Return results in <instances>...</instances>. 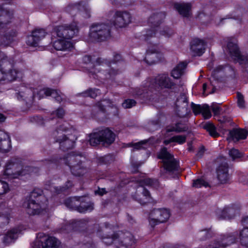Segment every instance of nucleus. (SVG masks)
I'll return each mask as SVG.
<instances>
[{
    "label": "nucleus",
    "mask_w": 248,
    "mask_h": 248,
    "mask_svg": "<svg viewBox=\"0 0 248 248\" xmlns=\"http://www.w3.org/2000/svg\"><path fill=\"white\" fill-rule=\"evenodd\" d=\"M186 63L182 62L179 63L171 72V76L175 78H179L184 73V70L186 68Z\"/></svg>",
    "instance_id": "23"
},
{
    "label": "nucleus",
    "mask_w": 248,
    "mask_h": 248,
    "mask_svg": "<svg viewBox=\"0 0 248 248\" xmlns=\"http://www.w3.org/2000/svg\"><path fill=\"white\" fill-rule=\"evenodd\" d=\"M173 141H170V139L169 140H164V142L165 144H168L169 143H170V142H172Z\"/></svg>",
    "instance_id": "52"
},
{
    "label": "nucleus",
    "mask_w": 248,
    "mask_h": 248,
    "mask_svg": "<svg viewBox=\"0 0 248 248\" xmlns=\"http://www.w3.org/2000/svg\"><path fill=\"white\" fill-rule=\"evenodd\" d=\"M87 58H88V59H90V57L89 56H88L86 57Z\"/></svg>",
    "instance_id": "61"
},
{
    "label": "nucleus",
    "mask_w": 248,
    "mask_h": 248,
    "mask_svg": "<svg viewBox=\"0 0 248 248\" xmlns=\"http://www.w3.org/2000/svg\"><path fill=\"white\" fill-rule=\"evenodd\" d=\"M9 190L8 184L4 180H0V195L4 194Z\"/></svg>",
    "instance_id": "34"
},
{
    "label": "nucleus",
    "mask_w": 248,
    "mask_h": 248,
    "mask_svg": "<svg viewBox=\"0 0 248 248\" xmlns=\"http://www.w3.org/2000/svg\"><path fill=\"white\" fill-rule=\"evenodd\" d=\"M211 136L214 138H216L219 136V134L216 131L215 125L210 123H206L203 126Z\"/></svg>",
    "instance_id": "27"
},
{
    "label": "nucleus",
    "mask_w": 248,
    "mask_h": 248,
    "mask_svg": "<svg viewBox=\"0 0 248 248\" xmlns=\"http://www.w3.org/2000/svg\"><path fill=\"white\" fill-rule=\"evenodd\" d=\"M73 202V201H72L71 199H68V200H67V201L66 202V203H66V204L68 206H69V207H70V205L68 204V202Z\"/></svg>",
    "instance_id": "53"
},
{
    "label": "nucleus",
    "mask_w": 248,
    "mask_h": 248,
    "mask_svg": "<svg viewBox=\"0 0 248 248\" xmlns=\"http://www.w3.org/2000/svg\"><path fill=\"white\" fill-rule=\"evenodd\" d=\"M202 116L205 119H208L211 117V112L209 106L207 104L202 105Z\"/></svg>",
    "instance_id": "32"
},
{
    "label": "nucleus",
    "mask_w": 248,
    "mask_h": 248,
    "mask_svg": "<svg viewBox=\"0 0 248 248\" xmlns=\"http://www.w3.org/2000/svg\"><path fill=\"white\" fill-rule=\"evenodd\" d=\"M121 58V56L120 55H117L115 56V58L117 59L118 60H119Z\"/></svg>",
    "instance_id": "55"
},
{
    "label": "nucleus",
    "mask_w": 248,
    "mask_h": 248,
    "mask_svg": "<svg viewBox=\"0 0 248 248\" xmlns=\"http://www.w3.org/2000/svg\"><path fill=\"white\" fill-rule=\"evenodd\" d=\"M78 31V28L74 22L68 26H60L54 29V33L59 37L53 43L54 48L58 51H71L74 45L70 40Z\"/></svg>",
    "instance_id": "1"
},
{
    "label": "nucleus",
    "mask_w": 248,
    "mask_h": 248,
    "mask_svg": "<svg viewBox=\"0 0 248 248\" xmlns=\"http://www.w3.org/2000/svg\"><path fill=\"white\" fill-rule=\"evenodd\" d=\"M60 130L66 131V129L65 128V127H64V128H61V129H60Z\"/></svg>",
    "instance_id": "58"
},
{
    "label": "nucleus",
    "mask_w": 248,
    "mask_h": 248,
    "mask_svg": "<svg viewBox=\"0 0 248 248\" xmlns=\"http://www.w3.org/2000/svg\"><path fill=\"white\" fill-rule=\"evenodd\" d=\"M56 115L59 118H62L64 114V111L62 108H59L55 112Z\"/></svg>",
    "instance_id": "45"
},
{
    "label": "nucleus",
    "mask_w": 248,
    "mask_h": 248,
    "mask_svg": "<svg viewBox=\"0 0 248 248\" xmlns=\"http://www.w3.org/2000/svg\"><path fill=\"white\" fill-rule=\"evenodd\" d=\"M237 104L240 108H244L245 107V103L244 99V96L240 93H238L237 94Z\"/></svg>",
    "instance_id": "38"
},
{
    "label": "nucleus",
    "mask_w": 248,
    "mask_h": 248,
    "mask_svg": "<svg viewBox=\"0 0 248 248\" xmlns=\"http://www.w3.org/2000/svg\"><path fill=\"white\" fill-rule=\"evenodd\" d=\"M155 80V84L161 88H170L173 85V83L170 81L167 75L163 74L157 77Z\"/></svg>",
    "instance_id": "20"
},
{
    "label": "nucleus",
    "mask_w": 248,
    "mask_h": 248,
    "mask_svg": "<svg viewBox=\"0 0 248 248\" xmlns=\"http://www.w3.org/2000/svg\"><path fill=\"white\" fill-rule=\"evenodd\" d=\"M90 16V15L88 14H86V15L85 16V17H89Z\"/></svg>",
    "instance_id": "59"
},
{
    "label": "nucleus",
    "mask_w": 248,
    "mask_h": 248,
    "mask_svg": "<svg viewBox=\"0 0 248 248\" xmlns=\"http://www.w3.org/2000/svg\"><path fill=\"white\" fill-rule=\"evenodd\" d=\"M93 208V207L92 205L87 207L85 206L84 207H82V206H80V207L78 208V210L79 212L83 213L89 210H92Z\"/></svg>",
    "instance_id": "44"
},
{
    "label": "nucleus",
    "mask_w": 248,
    "mask_h": 248,
    "mask_svg": "<svg viewBox=\"0 0 248 248\" xmlns=\"http://www.w3.org/2000/svg\"><path fill=\"white\" fill-rule=\"evenodd\" d=\"M208 186V184L204 180L202 179H197L194 181L193 183V186L196 188H200L202 186L207 187Z\"/></svg>",
    "instance_id": "36"
},
{
    "label": "nucleus",
    "mask_w": 248,
    "mask_h": 248,
    "mask_svg": "<svg viewBox=\"0 0 248 248\" xmlns=\"http://www.w3.org/2000/svg\"><path fill=\"white\" fill-rule=\"evenodd\" d=\"M107 103H108V101H103L102 103H101V104L99 106V108L101 110L103 111L104 109V108H102V107H106L107 106L106 104H107Z\"/></svg>",
    "instance_id": "48"
},
{
    "label": "nucleus",
    "mask_w": 248,
    "mask_h": 248,
    "mask_svg": "<svg viewBox=\"0 0 248 248\" xmlns=\"http://www.w3.org/2000/svg\"><path fill=\"white\" fill-rule=\"evenodd\" d=\"M158 157L163 159V165L165 170L172 171L177 170V163L172 155L167 152L166 148H163L158 154Z\"/></svg>",
    "instance_id": "10"
},
{
    "label": "nucleus",
    "mask_w": 248,
    "mask_h": 248,
    "mask_svg": "<svg viewBox=\"0 0 248 248\" xmlns=\"http://www.w3.org/2000/svg\"><path fill=\"white\" fill-rule=\"evenodd\" d=\"M233 213V210L229 207H225L223 209H218L217 214L220 218L230 219L232 217L231 214Z\"/></svg>",
    "instance_id": "24"
},
{
    "label": "nucleus",
    "mask_w": 248,
    "mask_h": 248,
    "mask_svg": "<svg viewBox=\"0 0 248 248\" xmlns=\"http://www.w3.org/2000/svg\"><path fill=\"white\" fill-rule=\"evenodd\" d=\"M230 135L234 141H237L240 140L246 139L248 132L243 129H235L230 132Z\"/></svg>",
    "instance_id": "22"
},
{
    "label": "nucleus",
    "mask_w": 248,
    "mask_h": 248,
    "mask_svg": "<svg viewBox=\"0 0 248 248\" xmlns=\"http://www.w3.org/2000/svg\"><path fill=\"white\" fill-rule=\"evenodd\" d=\"M77 159L73 155H70L65 162L70 167L72 173L77 176H80L83 173L84 169L81 168L80 164H75Z\"/></svg>",
    "instance_id": "14"
},
{
    "label": "nucleus",
    "mask_w": 248,
    "mask_h": 248,
    "mask_svg": "<svg viewBox=\"0 0 248 248\" xmlns=\"http://www.w3.org/2000/svg\"><path fill=\"white\" fill-rule=\"evenodd\" d=\"M58 141L60 144V146L63 149H68L72 148L74 146L75 142L73 140L67 139L65 136H64L63 139H58Z\"/></svg>",
    "instance_id": "25"
},
{
    "label": "nucleus",
    "mask_w": 248,
    "mask_h": 248,
    "mask_svg": "<svg viewBox=\"0 0 248 248\" xmlns=\"http://www.w3.org/2000/svg\"><path fill=\"white\" fill-rule=\"evenodd\" d=\"M100 92L98 90L96 89H90L87 91L85 93H83V96H90L92 98H95L97 96V94Z\"/></svg>",
    "instance_id": "37"
},
{
    "label": "nucleus",
    "mask_w": 248,
    "mask_h": 248,
    "mask_svg": "<svg viewBox=\"0 0 248 248\" xmlns=\"http://www.w3.org/2000/svg\"><path fill=\"white\" fill-rule=\"evenodd\" d=\"M96 193H97L98 194H99V195H103L104 193H106V191H105V189H99L98 190Z\"/></svg>",
    "instance_id": "49"
},
{
    "label": "nucleus",
    "mask_w": 248,
    "mask_h": 248,
    "mask_svg": "<svg viewBox=\"0 0 248 248\" xmlns=\"http://www.w3.org/2000/svg\"><path fill=\"white\" fill-rule=\"evenodd\" d=\"M209 234V231L208 230H203L200 232L198 235L199 237L204 236V238H200V239L203 240L208 237V235Z\"/></svg>",
    "instance_id": "43"
},
{
    "label": "nucleus",
    "mask_w": 248,
    "mask_h": 248,
    "mask_svg": "<svg viewBox=\"0 0 248 248\" xmlns=\"http://www.w3.org/2000/svg\"><path fill=\"white\" fill-rule=\"evenodd\" d=\"M205 46V42L198 38L194 39L191 43V50L198 56H201L204 53Z\"/></svg>",
    "instance_id": "16"
},
{
    "label": "nucleus",
    "mask_w": 248,
    "mask_h": 248,
    "mask_svg": "<svg viewBox=\"0 0 248 248\" xmlns=\"http://www.w3.org/2000/svg\"><path fill=\"white\" fill-rule=\"evenodd\" d=\"M99 61H100V59H98L96 61L95 66H97V65H99V64H100Z\"/></svg>",
    "instance_id": "54"
},
{
    "label": "nucleus",
    "mask_w": 248,
    "mask_h": 248,
    "mask_svg": "<svg viewBox=\"0 0 248 248\" xmlns=\"http://www.w3.org/2000/svg\"><path fill=\"white\" fill-rule=\"evenodd\" d=\"M240 241L242 246L248 247V228H244L240 232Z\"/></svg>",
    "instance_id": "28"
},
{
    "label": "nucleus",
    "mask_w": 248,
    "mask_h": 248,
    "mask_svg": "<svg viewBox=\"0 0 248 248\" xmlns=\"http://www.w3.org/2000/svg\"><path fill=\"white\" fill-rule=\"evenodd\" d=\"M227 48L232 57L248 72V54L246 55H241L234 38L228 39Z\"/></svg>",
    "instance_id": "4"
},
{
    "label": "nucleus",
    "mask_w": 248,
    "mask_h": 248,
    "mask_svg": "<svg viewBox=\"0 0 248 248\" xmlns=\"http://www.w3.org/2000/svg\"><path fill=\"white\" fill-rule=\"evenodd\" d=\"M36 193L32 192L31 196V199L25 202L24 206L26 208L27 212L30 215H39L42 213L45 208L43 204L38 202L43 198L41 195L36 198Z\"/></svg>",
    "instance_id": "5"
},
{
    "label": "nucleus",
    "mask_w": 248,
    "mask_h": 248,
    "mask_svg": "<svg viewBox=\"0 0 248 248\" xmlns=\"http://www.w3.org/2000/svg\"><path fill=\"white\" fill-rule=\"evenodd\" d=\"M30 169L31 168L29 167H26L22 170L23 167L20 164L9 162L6 166L3 179H10L18 178L20 175L26 174L27 172L29 171Z\"/></svg>",
    "instance_id": "6"
},
{
    "label": "nucleus",
    "mask_w": 248,
    "mask_h": 248,
    "mask_svg": "<svg viewBox=\"0 0 248 248\" xmlns=\"http://www.w3.org/2000/svg\"><path fill=\"white\" fill-rule=\"evenodd\" d=\"M11 148V141L9 135L0 131V151L7 152Z\"/></svg>",
    "instance_id": "19"
},
{
    "label": "nucleus",
    "mask_w": 248,
    "mask_h": 248,
    "mask_svg": "<svg viewBox=\"0 0 248 248\" xmlns=\"http://www.w3.org/2000/svg\"><path fill=\"white\" fill-rule=\"evenodd\" d=\"M5 120V117L2 114L0 113V122H2L4 121Z\"/></svg>",
    "instance_id": "51"
},
{
    "label": "nucleus",
    "mask_w": 248,
    "mask_h": 248,
    "mask_svg": "<svg viewBox=\"0 0 248 248\" xmlns=\"http://www.w3.org/2000/svg\"><path fill=\"white\" fill-rule=\"evenodd\" d=\"M144 143H145L144 141H141L138 143H136L134 145V148L137 149H140L141 148V145Z\"/></svg>",
    "instance_id": "47"
},
{
    "label": "nucleus",
    "mask_w": 248,
    "mask_h": 248,
    "mask_svg": "<svg viewBox=\"0 0 248 248\" xmlns=\"http://www.w3.org/2000/svg\"><path fill=\"white\" fill-rule=\"evenodd\" d=\"M138 182L141 186L138 187L134 198L141 204H144L151 201L150 194L148 190L144 187V186H152L157 188L159 186V182L156 180H153L148 178H144Z\"/></svg>",
    "instance_id": "3"
},
{
    "label": "nucleus",
    "mask_w": 248,
    "mask_h": 248,
    "mask_svg": "<svg viewBox=\"0 0 248 248\" xmlns=\"http://www.w3.org/2000/svg\"><path fill=\"white\" fill-rule=\"evenodd\" d=\"M12 64L4 54L0 52V82L12 81L21 78L22 74L15 69H11Z\"/></svg>",
    "instance_id": "2"
},
{
    "label": "nucleus",
    "mask_w": 248,
    "mask_h": 248,
    "mask_svg": "<svg viewBox=\"0 0 248 248\" xmlns=\"http://www.w3.org/2000/svg\"><path fill=\"white\" fill-rule=\"evenodd\" d=\"M120 241L116 238L113 237L112 238L105 239L104 243L107 244L114 243L118 248H127L135 243V240L133 235L129 232L124 233H121L119 235Z\"/></svg>",
    "instance_id": "8"
},
{
    "label": "nucleus",
    "mask_w": 248,
    "mask_h": 248,
    "mask_svg": "<svg viewBox=\"0 0 248 248\" xmlns=\"http://www.w3.org/2000/svg\"><path fill=\"white\" fill-rule=\"evenodd\" d=\"M175 8L183 16L188 17L190 15L191 5L190 3H176Z\"/></svg>",
    "instance_id": "21"
},
{
    "label": "nucleus",
    "mask_w": 248,
    "mask_h": 248,
    "mask_svg": "<svg viewBox=\"0 0 248 248\" xmlns=\"http://www.w3.org/2000/svg\"><path fill=\"white\" fill-rule=\"evenodd\" d=\"M186 137L183 135L175 136L170 138V141L177 142L178 144H183L186 142Z\"/></svg>",
    "instance_id": "35"
},
{
    "label": "nucleus",
    "mask_w": 248,
    "mask_h": 248,
    "mask_svg": "<svg viewBox=\"0 0 248 248\" xmlns=\"http://www.w3.org/2000/svg\"><path fill=\"white\" fill-rule=\"evenodd\" d=\"M53 189H55L56 190V192H59V191L56 189V188L54 187H51V190H53Z\"/></svg>",
    "instance_id": "56"
},
{
    "label": "nucleus",
    "mask_w": 248,
    "mask_h": 248,
    "mask_svg": "<svg viewBox=\"0 0 248 248\" xmlns=\"http://www.w3.org/2000/svg\"><path fill=\"white\" fill-rule=\"evenodd\" d=\"M229 154L230 156L231 157L233 160L240 158L243 155V153L240 152L237 149L234 148L230 150Z\"/></svg>",
    "instance_id": "33"
},
{
    "label": "nucleus",
    "mask_w": 248,
    "mask_h": 248,
    "mask_svg": "<svg viewBox=\"0 0 248 248\" xmlns=\"http://www.w3.org/2000/svg\"><path fill=\"white\" fill-rule=\"evenodd\" d=\"M46 33L43 29H35L32 32L31 35L27 37V43L31 46H36L40 41L44 38Z\"/></svg>",
    "instance_id": "13"
},
{
    "label": "nucleus",
    "mask_w": 248,
    "mask_h": 248,
    "mask_svg": "<svg viewBox=\"0 0 248 248\" xmlns=\"http://www.w3.org/2000/svg\"><path fill=\"white\" fill-rule=\"evenodd\" d=\"M114 25L119 28H123L131 22V16L126 12L117 11L114 17Z\"/></svg>",
    "instance_id": "11"
},
{
    "label": "nucleus",
    "mask_w": 248,
    "mask_h": 248,
    "mask_svg": "<svg viewBox=\"0 0 248 248\" xmlns=\"http://www.w3.org/2000/svg\"><path fill=\"white\" fill-rule=\"evenodd\" d=\"M78 5H77V4H76V5H75L74 6V7H73V9H78Z\"/></svg>",
    "instance_id": "57"
},
{
    "label": "nucleus",
    "mask_w": 248,
    "mask_h": 248,
    "mask_svg": "<svg viewBox=\"0 0 248 248\" xmlns=\"http://www.w3.org/2000/svg\"><path fill=\"white\" fill-rule=\"evenodd\" d=\"M157 54L155 51H152L150 50H148L147 51V54L145 56V60L146 61L147 63H148L149 64H152L154 63H155L158 61L156 60H153V61H149V59H153L157 57Z\"/></svg>",
    "instance_id": "30"
},
{
    "label": "nucleus",
    "mask_w": 248,
    "mask_h": 248,
    "mask_svg": "<svg viewBox=\"0 0 248 248\" xmlns=\"http://www.w3.org/2000/svg\"><path fill=\"white\" fill-rule=\"evenodd\" d=\"M187 129V127L182 123H177L176 124L175 126L171 128H167V132H170L171 131H176L177 132H181L182 131H186Z\"/></svg>",
    "instance_id": "29"
},
{
    "label": "nucleus",
    "mask_w": 248,
    "mask_h": 248,
    "mask_svg": "<svg viewBox=\"0 0 248 248\" xmlns=\"http://www.w3.org/2000/svg\"><path fill=\"white\" fill-rule=\"evenodd\" d=\"M17 231L15 230L11 231L10 232H8L7 234L5 237V239H7L8 237H9L11 240L15 238V235Z\"/></svg>",
    "instance_id": "42"
},
{
    "label": "nucleus",
    "mask_w": 248,
    "mask_h": 248,
    "mask_svg": "<svg viewBox=\"0 0 248 248\" xmlns=\"http://www.w3.org/2000/svg\"><path fill=\"white\" fill-rule=\"evenodd\" d=\"M38 96L39 99L44 97V96H51L54 98L58 102H60L62 101V97L59 93L56 90H51L49 88L43 89L40 90L37 94Z\"/></svg>",
    "instance_id": "17"
},
{
    "label": "nucleus",
    "mask_w": 248,
    "mask_h": 248,
    "mask_svg": "<svg viewBox=\"0 0 248 248\" xmlns=\"http://www.w3.org/2000/svg\"><path fill=\"white\" fill-rule=\"evenodd\" d=\"M89 142L92 146H96L102 142L97 132L91 134L90 136Z\"/></svg>",
    "instance_id": "31"
},
{
    "label": "nucleus",
    "mask_w": 248,
    "mask_h": 248,
    "mask_svg": "<svg viewBox=\"0 0 248 248\" xmlns=\"http://www.w3.org/2000/svg\"><path fill=\"white\" fill-rule=\"evenodd\" d=\"M211 108L214 115H217L219 114L221 108L218 105L213 104L211 106Z\"/></svg>",
    "instance_id": "41"
},
{
    "label": "nucleus",
    "mask_w": 248,
    "mask_h": 248,
    "mask_svg": "<svg viewBox=\"0 0 248 248\" xmlns=\"http://www.w3.org/2000/svg\"><path fill=\"white\" fill-rule=\"evenodd\" d=\"M170 217V211L166 209H156L150 213L149 221L152 226L167 221Z\"/></svg>",
    "instance_id": "9"
},
{
    "label": "nucleus",
    "mask_w": 248,
    "mask_h": 248,
    "mask_svg": "<svg viewBox=\"0 0 248 248\" xmlns=\"http://www.w3.org/2000/svg\"><path fill=\"white\" fill-rule=\"evenodd\" d=\"M97 133L104 143L110 144L115 140V134L108 128L100 130Z\"/></svg>",
    "instance_id": "15"
},
{
    "label": "nucleus",
    "mask_w": 248,
    "mask_h": 248,
    "mask_svg": "<svg viewBox=\"0 0 248 248\" xmlns=\"http://www.w3.org/2000/svg\"><path fill=\"white\" fill-rule=\"evenodd\" d=\"M222 162L217 169V178L221 183H226L229 179L228 174V166L226 162V159L222 157L220 159Z\"/></svg>",
    "instance_id": "12"
},
{
    "label": "nucleus",
    "mask_w": 248,
    "mask_h": 248,
    "mask_svg": "<svg viewBox=\"0 0 248 248\" xmlns=\"http://www.w3.org/2000/svg\"><path fill=\"white\" fill-rule=\"evenodd\" d=\"M13 13L0 8V29L7 27L12 18Z\"/></svg>",
    "instance_id": "18"
},
{
    "label": "nucleus",
    "mask_w": 248,
    "mask_h": 248,
    "mask_svg": "<svg viewBox=\"0 0 248 248\" xmlns=\"http://www.w3.org/2000/svg\"><path fill=\"white\" fill-rule=\"evenodd\" d=\"M202 105H194L192 106L193 111L195 115L202 113Z\"/></svg>",
    "instance_id": "40"
},
{
    "label": "nucleus",
    "mask_w": 248,
    "mask_h": 248,
    "mask_svg": "<svg viewBox=\"0 0 248 248\" xmlns=\"http://www.w3.org/2000/svg\"><path fill=\"white\" fill-rule=\"evenodd\" d=\"M59 241L53 237H49L46 240L43 248H58Z\"/></svg>",
    "instance_id": "26"
},
{
    "label": "nucleus",
    "mask_w": 248,
    "mask_h": 248,
    "mask_svg": "<svg viewBox=\"0 0 248 248\" xmlns=\"http://www.w3.org/2000/svg\"><path fill=\"white\" fill-rule=\"evenodd\" d=\"M136 101L133 99H126L123 103L122 105L124 108H130L135 106Z\"/></svg>",
    "instance_id": "39"
},
{
    "label": "nucleus",
    "mask_w": 248,
    "mask_h": 248,
    "mask_svg": "<svg viewBox=\"0 0 248 248\" xmlns=\"http://www.w3.org/2000/svg\"><path fill=\"white\" fill-rule=\"evenodd\" d=\"M244 228H248V216L244 217L242 220Z\"/></svg>",
    "instance_id": "46"
},
{
    "label": "nucleus",
    "mask_w": 248,
    "mask_h": 248,
    "mask_svg": "<svg viewBox=\"0 0 248 248\" xmlns=\"http://www.w3.org/2000/svg\"><path fill=\"white\" fill-rule=\"evenodd\" d=\"M206 87H207V85H206V83H204V84H203V86H202V89H203V95L204 96H206V95H207V94H205V90H206Z\"/></svg>",
    "instance_id": "50"
},
{
    "label": "nucleus",
    "mask_w": 248,
    "mask_h": 248,
    "mask_svg": "<svg viewBox=\"0 0 248 248\" xmlns=\"http://www.w3.org/2000/svg\"><path fill=\"white\" fill-rule=\"evenodd\" d=\"M220 68H222V66H219L217 68V69L218 70H219Z\"/></svg>",
    "instance_id": "60"
},
{
    "label": "nucleus",
    "mask_w": 248,
    "mask_h": 248,
    "mask_svg": "<svg viewBox=\"0 0 248 248\" xmlns=\"http://www.w3.org/2000/svg\"><path fill=\"white\" fill-rule=\"evenodd\" d=\"M109 36V27L105 24L94 25L91 28L90 37L92 41H104Z\"/></svg>",
    "instance_id": "7"
}]
</instances>
